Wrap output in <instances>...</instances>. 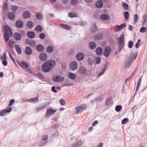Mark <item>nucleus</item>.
I'll return each instance as SVG.
<instances>
[{"label": "nucleus", "mask_w": 147, "mask_h": 147, "mask_svg": "<svg viewBox=\"0 0 147 147\" xmlns=\"http://www.w3.org/2000/svg\"><path fill=\"white\" fill-rule=\"evenodd\" d=\"M55 62L52 60H49L45 62L42 65V71L45 72H48L55 66Z\"/></svg>", "instance_id": "f257e3e1"}, {"label": "nucleus", "mask_w": 147, "mask_h": 147, "mask_svg": "<svg viewBox=\"0 0 147 147\" xmlns=\"http://www.w3.org/2000/svg\"><path fill=\"white\" fill-rule=\"evenodd\" d=\"M23 23L22 21L18 20L16 22V26L18 28H22L23 26Z\"/></svg>", "instance_id": "a211bd4d"}, {"label": "nucleus", "mask_w": 147, "mask_h": 147, "mask_svg": "<svg viewBox=\"0 0 147 147\" xmlns=\"http://www.w3.org/2000/svg\"><path fill=\"white\" fill-rule=\"evenodd\" d=\"M100 19L103 20H106L109 18V16L108 15L104 14L102 15L100 17Z\"/></svg>", "instance_id": "cd10ccee"}, {"label": "nucleus", "mask_w": 147, "mask_h": 147, "mask_svg": "<svg viewBox=\"0 0 147 147\" xmlns=\"http://www.w3.org/2000/svg\"><path fill=\"white\" fill-rule=\"evenodd\" d=\"M6 59V54L5 53H4L3 54V56L1 57V59L3 60H5Z\"/></svg>", "instance_id": "bf43d9fd"}, {"label": "nucleus", "mask_w": 147, "mask_h": 147, "mask_svg": "<svg viewBox=\"0 0 147 147\" xmlns=\"http://www.w3.org/2000/svg\"><path fill=\"white\" fill-rule=\"evenodd\" d=\"M39 37L41 39H43L45 38V35L44 33H41L39 35Z\"/></svg>", "instance_id": "680f3d73"}, {"label": "nucleus", "mask_w": 147, "mask_h": 147, "mask_svg": "<svg viewBox=\"0 0 147 147\" xmlns=\"http://www.w3.org/2000/svg\"><path fill=\"white\" fill-rule=\"evenodd\" d=\"M6 113L4 110H3L1 111L0 112V116H3L5 115Z\"/></svg>", "instance_id": "4d7b16f0"}, {"label": "nucleus", "mask_w": 147, "mask_h": 147, "mask_svg": "<svg viewBox=\"0 0 147 147\" xmlns=\"http://www.w3.org/2000/svg\"><path fill=\"white\" fill-rule=\"evenodd\" d=\"M77 59L79 61H81L83 59L84 56V54L82 53H79L76 55Z\"/></svg>", "instance_id": "9b49d317"}, {"label": "nucleus", "mask_w": 147, "mask_h": 147, "mask_svg": "<svg viewBox=\"0 0 147 147\" xmlns=\"http://www.w3.org/2000/svg\"><path fill=\"white\" fill-rule=\"evenodd\" d=\"M8 18L11 20L14 19L15 18V15L14 13L9 12L8 15Z\"/></svg>", "instance_id": "2eb2a0df"}, {"label": "nucleus", "mask_w": 147, "mask_h": 147, "mask_svg": "<svg viewBox=\"0 0 147 147\" xmlns=\"http://www.w3.org/2000/svg\"><path fill=\"white\" fill-rule=\"evenodd\" d=\"M13 11H15L18 8L17 6H13L11 7Z\"/></svg>", "instance_id": "052dcab7"}, {"label": "nucleus", "mask_w": 147, "mask_h": 147, "mask_svg": "<svg viewBox=\"0 0 147 147\" xmlns=\"http://www.w3.org/2000/svg\"><path fill=\"white\" fill-rule=\"evenodd\" d=\"M26 43L27 45H30L31 46L34 47L36 45L35 42L33 40H30L28 39L26 40Z\"/></svg>", "instance_id": "9d476101"}, {"label": "nucleus", "mask_w": 147, "mask_h": 147, "mask_svg": "<svg viewBox=\"0 0 147 147\" xmlns=\"http://www.w3.org/2000/svg\"><path fill=\"white\" fill-rule=\"evenodd\" d=\"M126 26V24L125 23H123L121 24L120 26H118L117 28L115 29L116 31L118 32L121 30L123 29V28L125 27Z\"/></svg>", "instance_id": "f3484780"}, {"label": "nucleus", "mask_w": 147, "mask_h": 147, "mask_svg": "<svg viewBox=\"0 0 147 147\" xmlns=\"http://www.w3.org/2000/svg\"><path fill=\"white\" fill-rule=\"evenodd\" d=\"M67 75L69 78L72 80L76 78L75 74L72 73H69L67 74Z\"/></svg>", "instance_id": "bb28decb"}, {"label": "nucleus", "mask_w": 147, "mask_h": 147, "mask_svg": "<svg viewBox=\"0 0 147 147\" xmlns=\"http://www.w3.org/2000/svg\"><path fill=\"white\" fill-rule=\"evenodd\" d=\"M98 123V121L97 120L95 121H94V122L92 124V125L93 126H94L96 125Z\"/></svg>", "instance_id": "338daca9"}, {"label": "nucleus", "mask_w": 147, "mask_h": 147, "mask_svg": "<svg viewBox=\"0 0 147 147\" xmlns=\"http://www.w3.org/2000/svg\"><path fill=\"white\" fill-rule=\"evenodd\" d=\"M44 47L42 45H37L36 47L37 50L39 52H42L44 50Z\"/></svg>", "instance_id": "393cba45"}, {"label": "nucleus", "mask_w": 147, "mask_h": 147, "mask_svg": "<svg viewBox=\"0 0 147 147\" xmlns=\"http://www.w3.org/2000/svg\"><path fill=\"white\" fill-rule=\"evenodd\" d=\"M25 53L27 55H30L32 53V50L29 47H27L25 51Z\"/></svg>", "instance_id": "6ab92c4d"}, {"label": "nucleus", "mask_w": 147, "mask_h": 147, "mask_svg": "<svg viewBox=\"0 0 147 147\" xmlns=\"http://www.w3.org/2000/svg\"><path fill=\"white\" fill-rule=\"evenodd\" d=\"M102 38V35L101 34H98L95 37V39L96 40L101 39Z\"/></svg>", "instance_id": "72a5a7b5"}, {"label": "nucleus", "mask_w": 147, "mask_h": 147, "mask_svg": "<svg viewBox=\"0 0 147 147\" xmlns=\"http://www.w3.org/2000/svg\"><path fill=\"white\" fill-rule=\"evenodd\" d=\"M3 31L5 32L4 37L5 42L6 43L9 40V37L12 36L13 33L10 28L6 25L3 26Z\"/></svg>", "instance_id": "f03ea898"}, {"label": "nucleus", "mask_w": 147, "mask_h": 147, "mask_svg": "<svg viewBox=\"0 0 147 147\" xmlns=\"http://www.w3.org/2000/svg\"><path fill=\"white\" fill-rule=\"evenodd\" d=\"M27 36L30 38H33L35 36V34L34 32H29L27 33Z\"/></svg>", "instance_id": "c756f323"}, {"label": "nucleus", "mask_w": 147, "mask_h": 147, "mask_svg": "<svg viewBox=\"0 0 147 147\" xmlns=\"http://www.w3.org/2000/svg\"><path fill=\"white\" fill-rule=\"evenodd\" d=\"M15 47L18 54H21L22 53V51L20 46L18 45H16L15 46Z\"/></svg>", "instance_id": "5701e85b"}, {"label": "nucleus", "mask_w": 147, "mask_h": 147, "mask_svg": "<svg viewBox=\"0 0 147 147\" xmlns=\"http://www.w3.org/2000/svg\"><path fill=\"white\" fill-rule=\"evenodd\" d=\"M45 106H42L39 108H36V111L37 112H38L41 110L44 109Z\"/></svg>", "instance_id": "37998d69"}, {"label": "nucleus", "mask_w": 147, "mask_h": 147, "mask_svg": "<svg viewBox=\"0 0 147 147\" xmlns=\"http://www.w3.org/2000/svg\"><path fill=\"white\" fill-rule=\"evenodd\" d=\"M69 16L71 18H73L74 17H76L77 16V14L75 12H70L69 13Z\"/></svg>", "instance_id": "473e14b6"}, {"label": "nucleus", "mask_w": 147, "mask_h": 147, "mask_svg": "<svg viewBox=\"0 0 147 147\" xmlns=\"http://www.w3.org/2000/svg\"><path fill=\"white\" fill-rule=\"evenodd\" d=\"M47 139V135H44L42 137V140L44 141L46 140Z\"/></svg>", "instance_id": "e2e57ef3"}, {"label": "nucleus", "mask_w": 147, "mask_h": 147, "mask_svg": "<svg viewBox=\"0 0 147 147\" xmlns=\"http://www.w3.org/2000/svg\"><path fill=\"white\" fill-rule=\"evenodd\" d=\"M56 111L57 110H53L50 108L48 109L46 112V117H49L51 115L54 114Z\"/></svg>", "instance_id": "423d86ee"}, {"label": "nucleus", "mask_w": 147, "mask_h": 147, "mask_svg": "<svg viewBox=\"0 0 147 147\" xmlns=\"http://www.w3.org/2000/svg\"><path fill=\"white\" fill-rule=\"evenodd\" d=\"M70 4L71 5H74L77 4V0H71Z\"/></svg>", "instance_id": "a18cd8bd"}, {"label": "nucleus", "mask_w": 147, "mask_h": 147, "mask_svg": "<svg viewBox=\"0 0 147 147\" xmlns=\"http://www.w3.org/2000/svg\"><path fill=\"white\" fill-rule=\"evenodd\" d=\"M111 51V48L109 47H107L105 48L104 52V55L106 57L108 56Z\"/></svg>", "instance_id": "0eeeda50"}, {"label": "nucleus", "mask_w": 147, "mask_h": 147, "mask_svg": "<svg viewBox=\"0 0 147 147\" xmlns=\"http://www.w3.org/2000/svg\"><path fill=\"white\" fill-rule=\"evenodd\" d=\"M96 27L95 24H94L93 25V27L91 29V32H94L96 30Z\"/></svg>", "instance_id": "58836bf2"}, {"label": "nucleus", "mask_w": 147, "mask_h": 147, "mask_svg": "<svg viewBox=\"0 0 147 147\" xmlns=\"http://www.w3.org/2000/svg\"><path fill=\"white\" fill-rule=\"evenodd\" d=\"M129 121L128 118H125L122 121L121 123L123 124H125L128 122Z\"/></svg>", "instance_id": "8fccbe9b"}, {"label": "nucleus", "mask_w": 147, "mask_h": 147, "mask_svg": "<svg viewBox=\"0 0 147 147\" xmlns=\"http://www.w3.org/2000/svg\"><path fill=\"white\" fill-rule=\"evenodd\" d=\"M79 73L81 74H84L86 72L85 68L82 67H80L78 70Z\"/></svg>", "instance_id": "4468645a"}, {"label": "nucleus", "mask_w": 147, "mask_h": 147, "mask_svg": "<svg viewBox=\"0 0 147 147\" xmlns=\"http://www.w3.org/2000/svg\"><path fill=\"white\" fill-rule=\"evenodd\" d=\"M141 83V78H140L139 80L136 89V91H137L139 89Z\"/></svg>", "instance_id": "2f4dec72"}, {"label": "nucleus", "mask_w": 147, "mask_h": 147, "mask_svg": "<svg viewBox=\"0 0 147 147\" xmlns=\"http://www.w3.org/2000/svg\"><path fill=\"white\" fill-rule=\"evenodd\" d=\"M19 65L20 67L23 68H28L29 67V65L27 63L23 62H21L19 64Z\"/></svg>", "instance_id": "ddd939ff"}, {"label": "nucleus", "mask_w": 147, "mask_h": 147, "mask_svg": "<svg viewBox=\"0 0 147 147\" xmlns=\"http://www.w3.org/2000/svg\"><path fill=\"white\" fill-rule=\"evenodd\" d=\"M110 98H107L105 102V105H109L111 102V101Z\"/></svg>", "instance_id": "3c124183"}, {"label": "nucleus", "mask_w": 147, "mask_h": 147, "mask_svg": "<svg viewBox=\"0 0 147 147\" xmlns=\"http://www.w3.org/2000/svg\"><path fill=\"white\" fill-rule=\"evenodd\" d=\"M53 80L56 82H61L64 80V78L60 76H58L54 78Z\"/></svg>", "instance_id": "1a4fd4ad"}, {"label": "nucleus", "mask_w": 147, "mask_h": 147, "mask_svg": "<svg viewBox=\"0 0 147 147\" xmlns=\"http://www.w3.org/2000/svg\"><path fill=\"white\" fill-rule=\"evenodd\" d=\"M147 30V28L146 27H142L140 29V32L144 33Z\"/></svg>", "instance_id": "a19ab883"}, {"label": "nucleus", "mask_w": 147, "mask_h": 147, "mask_svg": "<svg viewBox=\"0 0 147 147\" xmlns=\"http://www.w3.org/2000/svg\"><path fill=\"white\" fill-rule=\"evenodd\" d=\"M30 16V13L28 11H25L23 13V17L26 18H29Z\"/></svg>", "instance_id": "a878e982"}, {"label": "nucleus", "mask_w": 147, "mask_h": 147, "mask_svg": "<svg viewBox=\"0 0 147 147\" xmlns=\"http://www.w3.org/2000/svg\"><path fill=\"white\" fill-rule=\"evenodd\" d=\"M47 51L49 53H51L53 50V47L52 46H49L47 48Z\"/></svg>", "instance_id": "c85d7f7f"}, {"label": "nucleus", "mask_w": 147, "mask_h": 147, "mask_svg": "<svg viewBox=\"0 0 147 147\" xmlns=\"http://www.w3.org/2000/svg\"><path fill=\"white\" fill-rule=\"evenodd\" d=\"M137 54H135L132 53L131 54L130 56L128 58V60L125 64V67L128 68L129 67L132 63L136 58Z\"/></svg>", "instance_id": "20e7f679"}, {"label": "nucleus", "mask_w": 147, "mask_h": 147, "mask_svg": "<svg viewBox=\"0 0 147 147\" xmlns=\"http://www.w3.org/2000/svg\"><path fill=\"white\" fill-rule=\"evenodd\" d=\"M70 67L71 69L73 70H75L78 67V65L77 63L74 61H72L70 64Z\"/></svg>", "instance_id": "6e6552de"}, {"label": "nucleus", "mask_w": 147, "mask_h": 147, "mask_svg": "<svg viewBox=\"0 0 147 147\" xmlns=\"http://www.w3.org/2000/svg\"><path fill=\"white\" fill-rule=\"evenodd\" d=\"M59 102L60 104L62 105H64L65 103V102L63 99H60L59 100Z\"/></svg>", "instance_id": "09e8293b"}, {"label": "nucleus", "mask_w": 147, "mask_h": 147, "mask_svg": "<svg viewBox=\"0 0 147 147\" xmlns=\"http://www.w3.org/2000/svg\"><path fill=\"white\" fill-rule=\"evenodd\" d=\"M139 19V17L137 14H136L134 15V21L135 24L137 22Z\"/></svg>", "instance_id": "49530a36"}, {"label": "nucleus", "mask_w": 147, "mask_h": 147, "mask_svg": "<svg viewBox=\"0 0 147 147\" xmlns=\"http://www.w3.org/2000/svg\"><path fill=\"white\" fill-rule=\"evenodd\" d=\"M128 47L129 48H132L133 46V43L132 41H129L128 43Z\"/></svg>", "instance_id": "79ce46f5"}, {"label": "nucleus", "mask_w": 147, "mask_h": 147, "mask_svg": "<svg viewBox=\"0 0 147 147\" xmlns=\"http://www.w3.org/2000/svg\"><path fill=\"white\" fill-rule=\"evenodd\" d=\"M14 38L16 40H20L21 38L20 35L18 33H16L14 34Z\"/></svg>", "instance_id": "aec40b11"}, {"label": "nucleus", "mask_w": 147, "mask_h": 147, "mask_svg": "<svg viewBox=\"0 0 147 147\" xmlns=\"http://www.w3.org/2000/svg\"><path fill=\"white\" fill-rule=\"evenodd\" d=\"M3 10L5 11H6L8 9V6L6 3L4 4L3 5Z\"/></svg>", "instance_id": "603ef678"}, {"label": "nucleus", "mask_w": 147, "mask_h": 147, "mask_svg": "<svg viewBox=\"0 0 147 147\" xmlns=\"http://www.w3.org/2000/svg\"><path fill=\"white\" fill-rule=\"evenodd\" d=\"M96 52L97 55H100L102 52V48L100 47H97L96 49Z\"/></svg>", "instance_id": "412c9836"}, {"label": "nucleus", "mask_w": 147, "mask_h": 147, "mask_svg": "<svg viewBox=\"0 0 147 147\" xmlns=\"http://www.w3.org/2000/svg\"><path fill=\"white\" fill-rule=\"evenodd\" d=\"M144 19L143 22V25H145L147 21V16L146 14H144L143 16Z\"/></svg>", "instance_id": "f704fd0d"}, {"label": "nucleus", "mask_w": 147, "mask_h": 147, "mask_svg": "<svg viewBox=\"0 0 147 147\" xmlns=\"http://www.w3.org/2000/svg\"><path fill=\"white\" fill-rule=\"evenodd\" d=\"M87 108L86 105L84 104H82L81 105L78 106L76 107V113L78 114L80 112L85 110Z\"/></svg>", "instance_id": "39448f33"}, {"label": "nucleus", "mask_w": 147, "mask_h": 147, "mask_svg": "<svg viewBox=\"0 0 147 147\" xmlns=\"http://www.w3.org/2000/svg\"><path fill=\"white\" fill-rule=\"evenodd\" d=\"M15 100L14 99H12L9 102V106L10 107H11L13 105V104Z\"/></svg>", "instance_id": "13d9d810"}, {"label": "nucleus", "mask_w": 147, "mask_h": 147, "mask_svg": "<svg viewBox=\"0 0 147 147\" xmlns=\"http://www.w3.org/2000/svg\"><path fill=\"white\" fill-rule=\"evenodd\" d=\"M95 59L96 61V63L99 64L100 62V58L98 57H97L95 58Z\"/></svg>", "instance_id": "864d4df0"}, {"label": "nucleus", "mask_w": 147, "mask_h": 147, "mask_svg": "<svg viewBox=\"0 0 147 147\" xmlns=\"http://www.w3.org/2000/svg\"><path fill=\"white\" fill-rule=\"evenodd\" d=\"M129 30L131 31L133 30V26L131 25H129Z\"/></svg>", "instance_id": "774afa93"}, {"label": "nucleus", "mask_w": 147, "mask_h": 147, "mask_svg": "<svg viewBox=\"0 0 147 147\" xmlns=\"http://www.w3.org/2000/svg\"><path fill=\"white\" fill-rule=\"evenodd\" d=\"M11 109L12 108L11 107H7L6 109H4V110L6 113H9L11 111Z\"/></svg>", "instance_id": "6e6d98bb"}, {"label": "nucleus", "mask_w": 147, "mask_h": 147, "mask_svg": "<svg viewBox=\"0 0 147 147\" xmlns=\"http://www.w3.org/2000/svg\"><path fill=\"white\" fill-rule=\"evenodd\" d=\"M36 31L38 32H40L42 30V27L39 25L37 26L35 29Z\"/></svg>", "instance_id": "7c9ffc66"}, {"label": "nucleus", "mask_w": 147, "mask_h": 147, "mask_svg": "<svg viewBox=\"0 0 147 147\" xmlns=\"http://www.w3.org/2000/svg\"><path fill=\"white\" fill-rule=\"evenodd\" d=\"M27 26L30 28H31L33 27V23L31 21H29L27 23Z\"/></svg>", "instance_id": "e433bc0d"}, {"label": "nucleus", "mask_w": 147, "mask_h": 147, "mask_svg": "<svg viewBox=\"0 0 147 147\" xmlns=\"http://www.w3.org/2000/svg\"><path fill=\"white\" fill-rule=\"evenodd\" d=\"M89 46L90 49H94L96 47V45L94 42H91L89 43Z\"/></svg>", "instance_id": "4be33fe9"}, {"label": "nucleus", "mask_w": 147, "mask_h": 147, "mask_svg": "<svg viewBox=\"0 0 147 147\" xmlns=\"http://www.w3.org/2000/svg\"><path fill=\"white\" fill-rule=\"evenodd\" d=\"M122 107L121 105H118L115 107V111L117 112H119L122 109Z\"/></svg>", "instance_id": "4c0bfd02"}, {"label": "nucleus", "mask_w": 147, "mask_h": 147, "mask_svg": "<svg viewBox=\"0 0 147 147\" xmlns=\"http://www.w3.org/2000/svg\"><path fill=\"white\" fill-rule=\"evenodd\" d=\"M52 91L55 93H56L57 91L55 89V86L53 87L52 88Z\"/></svg>", "instance_id": "69168bd1"}, {"label": "nucleus", "mask_w": 147, "mask_h": 147, "mask_svg": "<svg viewBox=\"0 0 147 147\" xmlns=\"http://www.w3.org/2000/svg\"><path fill=\"white\" fill-rule=\"evenodd\" d=\"M118 44V50L121 51L122 49H124L125 46V36L123 34L120 37L117 38Z\"/></svg>", "instance_id": "7ed1b4c3"}, {"label": "nucleus", "mask_w": 147, "mask_h": 147, "mask_svg": "<svg viewBox=\"0 0 147 147\" xmlns=\"http://www.w3.org/2000/svg\"><path fill=\"white\" fill-rule=\"evenodd\" d=\"M14 42L12 41L9 40V46L11 47L12 48L13 47Z\"/></svg>", "instance_id": "5fc2aeb1"}, {"label": "nucleus", "mask_w": 147, "mask_h": 147, "mask_svg": "<svg viewBox=\"0 0 147 147\" xmlns=\"http://www.w3.org/2000/svg\"><path fill=\"white\" fill-rule=\"evenodd\" d=\"M125 19V20L129 18V13L128 11H125L124 13Z\"/></svg>", "instance_id": "c03bdc74"}, {"label": "nucleus", "mask_w": 147, "mask_h": 147, "mask_svg": "<svg viewBox=\"0 0 147 147\" xmlns=\"http://www.w3.org/2000/svg\"><path fill=\"white\" fill-rule=\"evenodd\" d=\"M39 58L41 60L45 61L47 59V56L45 53H42L40 54Z\"/></svg>", "instance_id": "f8f14e48"}, {"label": "nucleus", "mask_w": 147, "mask_h": 147, "mask_svg": "<svg viewBox=\"0 0 147 147\" xmlns=\"http://www.w3.org/2000/svg\"><path fill=\"white\" fill-rule=\"evenodd\" d=\"M60 26H62L63 28L66 30H70L71 29L70 26L67 24H62L60 25Z\"/></svg>", "instance_id": "b1692460"}, {"label": "nucleus", "mask_w": 147, "mask_h": 147, "mask_svg": "<svg viewBox=\"0 0 147 147\" xmlns=\"http://www.w3.org/2000/svg\"><path fill=\"white\" fill-rule=\"evenodd\" d=\"M122 5L123 7L126 10H127L128 8V6L127 4L125 2L122 3Z\"/></svg>", "instance_id": "ea45409f"}, {"label": "nucleus", "mask_w": 147, "mask_h": 147, "mask_svg": "<svg viewBox=\"0 0 147 147\" xmlns=\"http://www.w3.org/2000/svg\"><path fill=\"white\" fill-rule=\"evenodd\" d=\"M32 102H37L38 101V98H35L33 99H31L28 100Z\"/></svg>", "instance_id": "de8ad7c7"}, {"label": "nucleus", "mask_w": 147, "mask_h": 147, "mask_svg": "<svg viewBox=\"0 0 147 147\" xmlns=\"http://www.w3.org/2000/svg\"><path fill=\"white\" fill-rule=\"evenodd\" d=\"M2 63L3 65L4 66H6L7 65V61L5 60H3L2 62Z\"/></svg>", "instance_id": "0e129e2a"}, {"label": "nucleus", "mask_w": 147, "mask_h": 147, "mask_svg": "<svg viewBox=\"0 0 147 147\" xmlns=\"http://www.w3.org/2000/svg\"><path fill=\"white\" fill-rule=\"evenodd\" d=\"M103 5L102 1L101 0H98L96 3V7L98 8H100L102 7Z\"/></svg>", "instance_id": "dca6fc26"}, {"label": "nucleus", "mask_w": 147, "mask_h": 147, "mask_svg": "<svg viewBox=\"0 0 147 147\" xmlns=\"http://www.w3.org/2000/svg\"><path fill=\"white\" fill-rule=\"evenodd\" d=\"M42 16L41 13H37L36 15V17L38 20H40L42 18Z\"/></svg>", "instance_id": "c9c22d12"}]
</instances>
